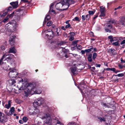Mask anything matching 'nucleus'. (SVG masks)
Returning <instances> with one entry per match:
<instances>
[{
  "instance_id": "nucleus-1",
  "label": "nucleus",
  "mask_w": 125,
  "mask_h": 125,
  "mask_svg": "<svg viewBox=\"0 0 125 125\" xmlns=\"http://www.w3.org/2000/svg\"><path fill=\"white\" fill-rule=\"evenodd\" d=\"M35 84L33 83H27L25 86L24 93L26 95H28L30 94L31 91H34L35 93L37 94H40L42 92V91L40 88H35Z\"/></svg>"
},
{
  "instance_id": "nucleus-2",
  "label": "nucleus",
  "mask_w": 125,
  "mask_h": 125,
  "mask_svg": "<svg viewBox=\"0 0 125 125\" xmlns=\"http://www.w3.org/2000/svg\"><path fill=\"white\" fill-rule=\"evenodd\" d=\"M45 101V99L42 98L40 97L34 101L33 103V104L35 107H36L43 104Z\"/></svg>"
},
{
  "instance_id": "nucleus-3",
  "label": "nucleus",
  "mask_w": 125,
  "mask_h": 125,
  "mask_svg": "<svg viewBox=\"0 0 125 125\" xmlns=\"http://www.w3.org/2000/svg\"><path fill=\"white\" fill-rule=\"evenodd\" d=\"M42 119L44 121V122L46 124L49 125L52 124V120L49 114H46L43 117Z\"/></svg>"
},
{
  "instance_id": "nucleus-4",
  "label": "nucleus",
  "mask_w": 125,
  "mask_h": 125,
  "mask_svg": "<svg viewBox=\"0 0 125 125\" xmlns=\"http://www.w3.org/2000/svg\"><path fill=\"white\" fill-rule=\"evenodd\" d=\"M17 73L16 70L12 69L9 73V77L11 78H15L17 75Z\"/></svg>"
},
{
  "instance_id": "nucleus-5",
  "label": "nucleus",
  "mask_w": 125,
  "mask_h": 125,
  "mask_svg": "<svg viewBox=\"0 0 125 125\" xmlns=\"http://www.w3.org/2000/svg\"><path fill=\"white\" fill-rule=\"evenodd\" d=\"M65 3L63 2V0H61L59 3H57L55 7L57 10H62V7L63 4Z\"/></svg>"
},
{
  "instance_id": "nucleus-6",
  "label": "nucleus",
  "mask_w": 125,
  "mask_h": 125,
  "mask_svg": "<svg viewBox=\"0 0 125 125\" xmlns=\"http://www.w3.org/2000/svg\"><path fill=\"white\" fill-rule=\"evenodd\" d=\"M63 2L65 3V9H68L70 5L74 3V2L72 0H63Z\"/></svg>"
},
{
  "instance_id": "nucleus-7",
  "label": "nucleus",
  "mask_w": 125,
  "mask_h": 125,
  "mask_svg": "<svg viewBox=\"0 0 125 125\" xmlns=\"http://www.w3.org/2000/svg\"><path fill=\"white\" fill-rule=\"evenodd\" d=\"M47 31V32L46 33H47V34L46 35V36L48 37H49V38L51 39L54 36L53 32L52 30L50 29L48 30Z\"/></svg>"
},
{
  "instance_id": "nucleus-8",
  "label": "nucleus",
  "mask_w": 125,
  "mask_h": 125,
  "mask_svg": "<svg viewBox=\"0 0 125 125\" xmlns=\"http://www.w3.org/2000/svg\"><path fill=\"white\" fill-rule=\"evenodd\" d=\"M15 37L16 36L12 34L10 35L9 41L11 45H14Z\"/></svg>"
},
{
  "instance_id": "nucleus-9",
  "label": "nucleus",
  "mask_w": 125,
  "mask_h": 125,
  "mask_svg": "<svg viewBox=\"0 0 125 125\" xmlns=\"http://www.w3.org/2000/svg\"><path fill=\"white\" fill-rule=\"evenodd\" d=\"M10 4L12 6L13 8H16L18 6V2L17 1L12 2Z\"/></svg>"
},
{
  "instance_id": "nucleus-10",
  "label": "nucleus",
  "mask_w": 125,
  "mask_h": 125,
  "mask_svg": "<svg viewBox=\"0 0 125 125\" xmlns=\"http://www.w3.org/2000/svg\"><path fill=\"white\" fill-rule=\"evenodd\" d=\"M108 52L110 54L113 55L116 54L115 50L114 49H110L107 50Z\"/></svg>"
},
{
  "instance_id": "nucleus-11",
  "label": "nucleus",
  "mask_w": 125,
  "mask_h": 125,
  "mask_svg": "<svg viewBox=\"0 0 125 125\" xmlns=\"http://www.w3.org/2000/svg\"><path fill=\"white\" fill-rule=\"evenodd\" d=\"M8 81L10 85L14 86H15V83H16V81L14 80L13 79H10Z\"/></svg>"
},
{
  "instance_id": "nucleus-12",
  "label": "nucleus",
  "mask_w": 125,
  "mask_h": 125,
  "mask_svg": "<svg viewBox=\"0 0 125 125\" xmlns=\"http://www.w3.org/2000/svg\"><path fill=\"white\" fill-rule=\"evenodd\" d=\"M7 119L5 117V116L0 118V122L4 123L7 121Z\"/></svg>"
},
{
  "instance_id": "nucleus-13",
  "label": "nucleus",
  "mask_w": 125,
  "mask_h": 125,
  "mask_svg": "<svg viewBox=\"0 0 125 125\" xmlns=\"http://www.w3.org/2000/svg\"><path fill=\"white\" fill-rule=\"evenodd\" d=\"M6 54V56L5 57V58H6L4 59V60H6L8 61H11L12 59L10 56H11V55L13 56V55L11 54H9L8 55H7Z\"/></svg>"
},
{
  "instance_id": "nucleus-14",
  "label": "nucleus",
  "mask_w": 125,
  "mask_h": 125,
  "mask_svg": "<svg viewBox=\"0 0 125 125\" xmlns=\"http://www.w3.org/2000/svg\"><path fill=\"white\" fill-rule=\"evenodd\" d=\"M71 72L73 74L77 73V71L76 70V68L74 67H72L70 68Z\"/></svg>"
},
{
  "instance_id": "nucleus-15",
  "label": "nucleus",
  "mask_w": 125,
  "mask_h": 125,
  "mask_svg": "<svg viewBox=\"0 0 125 125\" xmlns=\"http://www.w3.org/2000/svg\"><path fill=\"white\" fill-rule=\"evenodd\" d=\"M106 70L107 71H113L116 73H117V72H119V71H116L115 69L114 68H108L106 69Z\"/></svg>"
},
{
  "instance_id": "nucleus-16",
  "label": "nucleus",
  "mask_w": 125,
  "mask_h": 125,
  "mask_svg": "<svg viewBox=\"0 0 125 125\" xmlns=\"http://www.w3.org/2000/svg\"><path fill=\"white\" fill-rule=\"evenodd\" d=\"M122 39L121 37H113V39L112 40L111 42H116L117 41H119V40H120Z\"/></svg>"
},
{
  "instance_id": "nucleus-17",
  "label": "nucleus",
  "mask_w": 125,
  "mask_h": 125,
  "mask_svg": "<svg viewBox=\"0 0 125 125\" xmlns=\"http://www.w3.org/2000/svg\"><path fill=\"white\" fill-rule=\"evenodd\" d=\"M8 104H6L5 105V108L8 109H9L11 106V100H9L8 102Z\"/></svg>"
},
{
  "instance_id": "nucleus-18",
  "label": "nucleus",
  "mask_w": 125,
  "mask_h": 125,
  "mask_svg": "<svg viewBox=\"0 0 125 125\" xmlns=\"http://www.w3.org/2000/svg\"><path fill=\"white\" fill-rule=\"evenodd\" d=\"M9 52V53H15L16 52V51L14 47H12L10 48Z\"/></svg>"
},
{
  "instance_id": "nucleus-19",
  "label": "nucleus",
  "mask_w": 125,
  "mask_h": 125,
  "mask_svg": "<svg viewBox=\"0 0 125 125\" xmlns=\"http://www.w3.org/2000/svg\"><path fill=\"white\" fill-rule=\"evenodd\" d=\"M50 18L51 17L50 15H47L43 21V24L44 25V24H45L46 23V21H48L50 19Z\"/></svg>"
},
{
  "instance_id": "nucleus-20",
  "label": "nucleus",
  "mask_w": 125,
  "mask_h": 125,
  "mask_svg": "<svg viewBox=\"0 0 125 125\" xmlns=\"http://www.w3.org/2000/svg\"><path fill=\"white\" fill-rule=\"evenodd\" d=\"M14 107H12L10 108V115H11L14 113Z\"/></svg>"
},
{
  "instance_id": "nucleus-21",
  "label": "nucleus",
  "mask_w": 125,
  "mask_h": 125,
  "mask_svg": "<svg viewBox=\"0 0 125 125\" xmlns=\"http://www.w3.org/2000/svg\"><path fill=\"white\" fill-rule=\"evenodd\" d=\"M87 59L88 61L89 62H91L92 61V54H89L88 56Z\"/></svg>"
},
{
  "instance_id": "nucleus-22",
  "label": "nucleus",
  "mask_w": 125,
  "mask_h": 125,
  "mask_svg": "<svg viewBox=\"0 0 125 125\" xmlns=\"http://www.w3.org/2000/svg\"><path fill=\"white\" fill-rule=\"evenodd\" d=\"M119 41H117L116 42H111L113 45H114L115 46H120V44L118 43Z\"/></svg>"
},
{
  "instance_id": "nucleus-23",
  "label": "nucleus",
  "mask_w": 125,
  "mask_h": 125,
  "mask_svg": "<svg viewBox=\"0 0 125 125\" xmlns=\"http://www.w3.org/2000/svg\"><path fill=\"white\" fill-rule=\"evenodd\" d=\"M90 48L89 49H87L85 50V52L87 53H89L90 52H91L92 50V49H93V46H91L90 47Z\"/></svg>"
},
{
  "instance_id": "nucleus-24",
  "label": "nucleus",
  "mask_w": 125,
  "mask_h": 125,
  "mask_svg": "<svg viewBox=\"0 0 125 125\" xmlns=\"http://www.w3.org/2000/svg\"><path fill=\"white\" fill-rule=\"evenodd\" d=\"M100 12H105V8L102 6L100 7Z\"/></svg>"
},
{
  "instance_id": "nucleus-25",
  "label": "nucleus",
  "mask_w": 125,
  "mask_h": 125,
  "mask_svg": "<svg viewBox=\"0 0 125 125\" xmlns=\"http://www.w3.org/2000/svg\"><path fill=\"white\" fill-rule=\"evenodd\" d=\"M20 82H22V83L23 84H24V83H26L27 81V80L25 79H21L20 80Z\"/></svg>"
},
{
  "instance_id": "nucleus-26",
  "label": "nucleus",
  "mask_w": 125,
  "mask_h": 125,
  "mask_svg": "<svg viewBox=\"0 0 125 125\" xmlns=\"http://www.w3.org/2000/svg\"><path fill=\"white\" fill-rule=\"evenodd\" d=\"M98 119L100 120V121L102 122V121L105 122L106 120L105 119L104 117L102 118L100 117H98Z\"/></svg>"
},
{
  "instance_id": "nucleus-27",
  "label": "nucleus",
  "mask_w": 125,
  "mask_h": 125,
  "mask_svg": "<svg viewBox=\"0 0 125 125\" xmlns=\"http://www.w3.org/2000/svg\"><path fill=\"white\" fill-rule=\"evenodd\" d=\"M6 56V54H4L2 56V58L0 60V65L2 63V61L3 60V59L5 58V57Z\"/></svg>"
},
{
  "instance_id": "nucleus-28",
  "label": "nucleus",
  "mask_w": 125,
  "mask_h": 125,
  "mask_svg": "<svg viewBox=\"0 0 125 125\" xmlns=\"http://www.w3.org/2000/svg\"><path fill=\"white\" fill-rule=\"evenodd\" d=\"M97 56L96 53L94 52L93 54V59L94 60L96 58Z\"/></svg>"
},
{
  "instance_id": "nucleus-29",
  "label": "nucleus",
  "mask_w": 125,
  "mask_h": 125,
  "mask_svg": "<svg viewBox=\"0 0 125 125\" xmlns=\"http://www.w3.org/2000/svg\"><path fill=\"white\" fill-rule=\"evenodd\" d=\"M13 8L11 6H9L8 9H7L6 10H7L8 12L11 11L13 9Z\"/></svg>"
},
{
  "instance_id": "nucleus-30",
  "label": "nucleus",
  "mask_w": 125,
  "mask_h": 125,
  "mask_svg": "<svg viewBox=\"0 0 125 125\" xmlns=\"http://www.w3.org/2000/svg\"><path fill=\"white\" fill-rule=\"evenodd\" d=\"M8 12L6 11L5 12L3 13L2 15H1L2 16V19L3 17H4L5 15H6L7 13H8Z\"/></svg>"
},
{
  "instance_id": "nucleus-31",
  "label": "nucleus",
  "mask_w": 125,
  "mask_h": 125,
  "mask_svg": "<svg viewBox=\"0 0 125 125\" xmlns=\"http://www.w3.org/2000/svg\"><path fill=\"white\" fill-rule=\"evenodd\" d=\"M105 15V12H101V14L100 15V17H104Z\"/></svg>"
},
{
  "instance_id": "nucleus-32",
  "label": "nucleus",
  "mask_w": 125,
  "mask_h": 125,
  "mask_svg": "<svg viewBox=\"0 0 125 125\" xmlns=\"http://www.w3.org/2000/svg\"><path fill=\"white\" fill-rule=\"evenodd\" d=\"M52 24V22L50 21L48 22L47 24V26H50Z\"/></svg>"
},
{
  "instance_id": "nucleus-33",
  "label": "nucleus",
  "mask_w": 125,
  "mask_h": 125,
  "mask_svg": "<svg viewBox=\"0 0 125 125\" xmlns=\"http://www.w3.org/2000/svg\"><path fill=\"white\" fill-rule=\"evenodd\" d=\"M64 4H63V6L62 7V10H67V9H65L66 8V6H65V3H64Z\"/></svg>"
},
{
  "instance_id": "nucleus-34",
  "label": "nucleus",
  "mask_w": 125,
  "mask_h": 125,
  "mask_svg": "<svg viewBox=\"0 0 125 125\" xmlns=\"http://www.w3.org/2000/svg\"><path fill=\"white\" fill-rule=\"evenodd\" d=\"M23 121L25 122H26L28 120V118L26 117H23V119H22Z\"/></svg>"
},
{
  "instance_id": "nucleus-35",
  "label": "nucleus",
  "mask_w": 125,
  "mask_h": 125,
  "mask_svg": "<svg viewBox=\"0 0 125 125\" xmlns=\"http://www.w3.org/2000/svg\"><path fill=\"white\" fill-rule=\"evenodd\" d=\"M62 57H63L65 56L66 58H67L68 57V56L64 52H63L62 54Z\"/></svg>"
},
{
  "instance_id": "nucleus-36",
  "label": "nucleus",
  "mask_w": 125,
  "mask_h": 125,
  "mask_svg": "<svg viewBox=\"0 0 125 125\" xmlns=\"http://www.w3.org/2000/svg\"><path fill=\"white\" fill-rule=\"evenodd\" d=\"M52 27L53 28H56V31H55L57 32V34L58 35V33H59V32H57V31H58V28H56V26H55V25H52Z\"/></svg>"
},
{
  "instance_id": "nucleus-37",
  "label": "nucleus",
  "mask_w": 125,
  "mask_h": 125,
  "mask_svg": "<svg viewBox=\"0 0 125 125\" xmlns=\"http://www.w3.org/2000/svg\"><path fill=\"white\" fill-rule=\"evenodd\" d=\"M21 1L23 2L24 3H27L28 4H29L30 2V1H28L27 0H21Z\"/></svg>"
},
{
  "instance_id": "nucleus-38",
  "label": "nucleus",
  "mask_w": 125,
  "mask_h": 125,
  "mask_svg": "<svg viewBox=\"0 0 125 125\" xmlns=\"http://www.w3.org/2000/svg\"><path fill=\"white\" fill-rule=\"evenodd\" d=\"M89 15H93L94 14V12L91 10L89 11H88Z\"/></svg>"
},
{
  "instance_id": "nucleus-39",
  "label": "nucleus",
  "mask_w": 125,
  "mask_h": 125,
  "mask_svg": "<svg viewBox=\"0 0 125 125\" xmlns=\"http://www.w3.org/2000/svg\"><path fill=\"white\" fill-rule=\"evenodd\" d=\"M19 13V11H15L12 13V14H14V15L18 14Z\"/></svg>"
},
{
  "instance_id": "nucleus-40",
  "label": "nucleus",
  "mask_w": 125,
  "mask_h": 125,
  "mask_svg": "<svg viewBox=\"0 0 125 125\" xmlns=\"http://www.w3.org/2000/svg\"><path fill=\"white\" fill-rule=\"evenodd\" d=\"M6 48L5 45H2L1 47V49L3 50H4Z\"/></svg>"
},
{
  "instance_id": "nucleus-41",
  "label": "nucleus",
  "mask_w": 125,
  "mask_h": 125,
  "mask_svg": "<svg viewBox=\"0 0 125 125\" xmlns=\"http://www.w3.org/2000/svg\"><path fill=\"white\" fill-rule=\"evenodd\" d=\"M73 21H79V18L77 17H75L74 19H73Z\"/></svg>"
},
{
  "instance_id": "nucleus-42",
  "label": "nucleus",
  "mask_w": 125,
  "mask_h": 125,
  "mask_svg": "<svg viewBox=\"0 0 125 125\" xmlns=\"http://www.w3.org/2000/svg\"><path fill=\"white\" fill-rule=\"evenodd\" d=\"M68 125H76L75 123L74 122H72L69 123L68 124Z\"/></svg>"
},
{
  "instance_id": "nucleus-43",
  "label": "nucleus",
  "mask_w": 125,
  "mask_h": 125,
  "mask_svg": "<svg viewBox=\"0 0 125 125\" xmlns=\"http://www.w3.org/2000/svg\"><path fill=\"white\" fill-rule=\"evenodd\" d=\"M113 38L112 35H110L108 37V38L110 40V41L111 42L112 41V40L113 39Z\"/></svg>"
},
{
  "instance_id": "nucleus-44",
  "label": "nucleus",
  "mask_w": 125,
  "mask_h": 125,
  "mask_svg": "<svg viewBox=\"0 0 125 125\" xmlns=\"http://www.w3.org/2000/svg\"><path fill=\"white\" fill-rule=\"evenodd\" d=\"M110 23H116V22L115 20H111L110 21Z\"/></svg>"
},
{
  "instance_id": "nucleus-45",
  "label": "nucleus",
  "mask_w": 125,
  "mask_h": 125,
  "mask_svg": "<svg viewBox=\"0 0 125 125\" xmlns=\"http://www.w3.org/2000/svg\"><path fill=\"white\" fill-rule=\"evenodd\" d=\"M65 43V42H61L58 43V45H62L64 44Z\"/></svg>"
},
{
  "instance_id": "nucleus-46",
  "label": "nucleus",
  "mask_w": 125,
  "mask_h": 125,
  "mask_svg": "<svg viewBox=\"0 0 125 125\" xmlns=\"http://www.w3.org/2000/svg\"><path fill=\"white\" fill-rule=\"evenodd\" d=\"M124 75V74L123 73L119 74L117 75H115V76H117L119 77H122Z\"/></svg>"
},
{
  "instance_id": "nucleus-47",
  "label": "nucleus",
  "mask_w": 125,
  "mask_h": 125,
  "mask_svg": "<svg viewBox=\"0 0 125 125\" xmlns=\"http://www.w3.org/2000/svg\"><path fill=\"white\" fill-rule=\"evenodd\" d=\"M89 15L87 14L86 16L85 17V20H88L89 18Z\"/></svg>"
},
{
  "instance_id": "nucleus-48",
  "label": "nucleus",
  "mask_w": 125,
  "mask_h": 125,
  "mask_svg": "<svg viewBox=\"0 0 125 125\" xmlns=\"http://www.w3.org/2000/svg\"><path fill=\"white\" fill-rule=\"evenodd\" d=\"M102 105L104 106L105 107H107L109 108V107L108 105H107L105 103H103L102 104Z\"/></svg>"
},
{
  "instance_id": "nucleus-49",
  "label": "nucleus",
  "mask_w": 125,
  "mask_h": 125,
  "mask_svg": "<svg viewBox=\"0 0 125 125\" xmlns=\"http://www.w3.org/2000/svg\"><path fill=\"white\" fill-rule=\"evenodd\" d=\"M69 28H71V25L70 24H68L67 25H66L65 27V28L66 29Z\"/></svg>"
},
{
  "instance_id": "nucleus-50",
  "label": "nucleus",
  "mask_w": 125,
  "mask_h": 125,
  "mask_svg": "<svg viewBox=\"0 0 125 125\" xmlns=\"http://www.w3.org/2000/svg\"><path fill=\"white\" fill-rule=\"evenodd\" d=\"M77 48L78 49L80 50L82 49V47L80 45H79L77 46Z\"/></svg>"
},
{
  "instance_id": "nucleus-51",
  "label": "nucleus",
  "mask_w": 125,
  "mask_h": 125,
  "mask_svg": "<svg viewBox=\"0 0 125 125\" xmlns=\"http://www.w3.org/2000/svg\"><path fill=\"white\" fill-rule=\"evenodd\" d=\"M74 39V38L73 36H71L70 37L69 40L70 41H72Z\"/></svg>"
},
{
  "instance_id": "nucleus-52",
  "label": "nucleus",
  "mask_w": 125,
  "mask_h": 125,
  "mask_svg": "<svg viewBox=\"0 0 125 125\" xmlns=\"http://www.w3.org/2000/svg\"><path fill=\"white\" fill-rule=\"evenodd\" d=\"M121 19L124 22H125V16L122 17Z\"/></svg>"
},
{
  "instance_id": "nucleus-53",
  "label": "nucleus",
  "mask_w": 125,
  "mask_h": 125,
  "mask_svg": "<svg viewBox=\"0 0 125 125\" xmlns=\"http://www.w3.org/2000/svg\"><path fill=\"white\" fill-rule=\"evenodd\" d=\"M8 19V18L7 17H6L4 20L3 21L4 22H5Z\"/></svg>"
},
{
  "instance_id": "nucleus-54",
  "label": "nucleus",
  "mask_w": 125,
  "mask_h": 125,
  "mask_svg": "<svg viewBox=\"0 0 125 125\" xmlns=\"http://www.w3.org/2000/svg\"><path fill=\"white\" fill-rule=\"evenodd\" d=\"M125 40H123L120 43V44L121 45H122V44H125Z\"/></svg>"
},
{
  "instance_id": "nucleus-55",
  "label": "nucleus",
  "mask_w": 125,
  "mask_h": 125,
  "mask_svg": "<svg viewBox=\"0 0 125 125\" xmlns=\"http://www.w3.org/2000/svg\"><path fill=\"white\" fill-rule=\"evenodd\" d=\"M14 15V14H12V13L9 15H8L7 16H9V18H11L12 17L13 15Z\"/></svg>"
},
{
  "instance_id": "nucleus-56",
  "label": "nucleus",
  "mask_w": 125,
  "mask_h": 125,
  "mask_svg": "<svg viewBox=\"0 0 125 125\" xmlns=\"http://www.w3.org/2000/svg\"><path fill=\"white\" fill-rule=\"evenodd\" d=\"M82 19L83 21L85 19V16L82 15Z\"/></svg>"
},
{
  "instance_id": "nucleus-57",
  "label": "nucleus",
  "mask_w": 125,
  "mask_h": 125,
  "mask_svg": "<svg viewBox=\"0 0 125 125\" xmlns=\"http://www.w3.org/2000/svg\"><path fill=\"white\" fill-rule=\"evenodd\" d=\"M70 34L72 36H74L75 34L74 32H70Z\"/></svg>"
},
{
  "instance_id": "nucleus-58",
  "label": "nucleus",
  "mask_w": 125,
  "mask_h": 125,
  "mask_svg": "<svg viewBox=\"0 0 125 125\" xmlns=\"http://www.w3.org/2000/svg\"><path fill=\"white\" fill-rule=\"evenodd\" d=\"M77 41H73V44H76L77 42Z\"/></svg>"
},
{
  "instance_id": "nucleus-59",
  "label": "nucleus",
  "mask_w": 125,
  "mask_h": 125,
  "mask_svg": "<svg viewBox=\"0 0 125 125\" xmlns=\"http://www.w3.org/2000/svg\"><path fill=\"white\" fill-rule=\"evenodd\" d=\"M95 66L97 67H100L101 66V65L99 64H96Z\"/></svg>"
},
{
  "instance_id": "nucleus-60",
  "label": "nucleus",
  "mask_w": 125,
  "mask_h": 125,
  "mask_svg": "<svg viewBox=\"0 0 125 125\" xmlns=\"http://www.w3.org/2000/svg\"><path fill=\"white\" fill-rule=\"evenodd\" d=\"M81 52L82 54H84L85 53V50L84 51L82 50L81 51Z\"/></svg>"
},
{
  "instance_id": "nucleus-61",
  "label": "nucleus",
  "mask_w": 125,
  "mask_h": 125,
  "mask_svg": "<svg viewBox=\"0 0 125 125\" xmlns=\"http://www.w3.org/2000/svg\"><path fill=\"white\" fill-rule=\"evenodd\" d=\"M105 31L106 32H110V30L109 29H105Z\"/></svg>"
},
{
  "instance_id": "nucleus-62",
  "label": "nucleus",
  "mask_w": 125,
  "mask_h": 125,
  "mask_svg": "<svg viewBox=\"0 0 125 125\" xmlns=\"http://www.w3.org/2000/svg\"><path fill=\"white\" fill-rule=\"evenodd\" d=\"M92 50H93V51L94 52H97V50L96 48H93V49H92Z\"/></svg>"
},
{
  "instance_id": "nucleus-63",
  "label": "nucleus",
  "mask_w": 125,
  "mask_h": 125,
  "mask_svg": "<svg viewBox=\"0 0 125 125\" xmlns=\"http://www.w3.org/2000/svg\"><path fill=\"white\" fill-rule=\"evenodd\" d=\"M66 28L64 27L63 26H62L61 27V29L62 30H63L64 31H65L66 30Z\"/></svg>"
},
{
  "instance_id": "nucleus-64",
  "label": "nucleus",
  "mask_w": 125,
  "mask_h": 125,
  "mask_svg": "<svg viewBox=\"0 0 125 125\" xmlns=\"http://www.w3.org/2000/svg\"><path fill=\"white\" fill-rule=\"evenodd\" d=\"M121 59V63H125V60H123L122 59Z\"/></svg>"
}]
</instances>
